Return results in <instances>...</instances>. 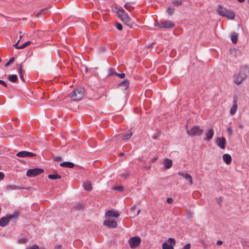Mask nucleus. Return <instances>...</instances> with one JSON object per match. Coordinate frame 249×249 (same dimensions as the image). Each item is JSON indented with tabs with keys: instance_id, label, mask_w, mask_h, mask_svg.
Returning <instances> with one entry per match:
<instances>
[{
	"instance_id": "obj_1",
	"label": "nucleus",
	"mask_w": 249,
	"mask_h": 249,
	"mask_svg": "<svg viewBox=\"0 0 249 249\" xmlns=\"http://www.w3.org/2000/svg\"><path fill=\"white\" fill-rule=\"evenodd\" d=\"M116 12L120 19L124 22L126 25L131 28H133L135 24L125 10L122 7L119 8L116 7Z\"/></svg>"
},
{
	"instance_id": "obj_2",
	"label": "nucleus",
	"mask_w": 249,
	"mask_h": 249,
	"mask_svg": "<svg viewBox=\"0 0 249 249\" xmlns=\"http://www.w3.org/2000/svg\"><path fill=\"white\" fill-rule=\"evenodd\" d=\"M249 75V69L245 66L241 68L240 71L238 73H235L233 76L234 82L239 85L248 77Z\"/></svg>"
},
{
	"instance_id": "obj_3",
	"label": "nucleus",
	"mask_w": 249,
	"mask_h": 249,
	"mask_svg": "<svg viewBox=\"0 0 249 249\" xmlns=\"http://www.w3.org/2000/svg\"><path fill=\"white\" fill-rule=\"evenodd\" d=\"M217 12L221 16L225 17L229 19L232 20L235 18V14L233 11L223 7L220 5L218 6Z\"/></svg>"
},
{
	"instance_id": "obj_4",
	"label": "nucleus",
	"mask_w": 249,
	"mask_h": 249,
	"mask_svg": "<svg viewBox=\"0 0 249 249\" xmlns=\"http://www.w3.org/2000/svg\"><path fill=\"white\" fill-rule=\"evenodd\" d=\"M186 129L187 134L191 137L200 136L203 133V129L200 128L198 126H194L189 129L187 125L186 126Z\"/></svg>"
},
{
	"instance_id": "obj_5",
	"label": "nucleus",
	"mask_w": 249,
	"mask_h": 249,
	"mask_svg": "<svg viewBox=\"0 0 249 249\" xmlns=\"http://www.w3.org/2000/svg\"><path fill=\"white\" fill-rule=\"evenodd\" d=\"M84 93V89L83 88L79 87L75 89L71 94H69L70 97L74 101H79L81 100Z\"/></svg>"
},
{
	"instance_id": "obj_6",
	"label": "nucleus",
	"mask_w": 249,
	"mask_h": 249,
	"mask_svg": "<svg viewBox=\"0 0 249 249\" xmlns=\"http://www.w3.org/2000/svg\"><path fill=\"white\" fill-rule=\"evenodd\" d=\"M141 242L140 237L135 236L131 237L128 240V243L131 248L134 249L138 247Z\"/></svg>"
},
{
	"instance_id": "obj_7",
	"label": "nucleus",
	"mask_w": 249,
	"mask_h": 249,
	"mask_svg": "<svg viewBox=\"0 0 249 249\" xmlns=\"http://www.w3.org/2000/svg\"><path fill=\"white\" fill-rule=\"evenodd\" d=\"M175 25V23L169 20L158 22L156 24L157 26L161 28H172Z\"/></svg>"
},
{
	"instance_id": "obj_8",
	"label": "nucleus",
	"mask_w": 249,
	"mask_h": 249,
	"mask_svg": "<svg viewBox=\"0 0 249 249\" xmlns=\"http://www.w3.org/2000/svg\"><path fill=\"white\" fill-rule=\"evenodd\" d=\"M43 170L41 168H34L29 169L27 171L26 175L29 177H34L40 175L43 172Z\"/></svg>"
},
{
	"instance_id": "obj_9",
	"label": "nucleus",
	"mask_w": 249,
	"mask_h": 249,
	"mask_svg": "<svg viewBox=\"0 0 249 249\" xmlns=\"http://www.w3.org/2000/svg\"><path fill=\"white\" fill-rule=\"evenodd\" d=\"M132 136V133L130 131L126 132V133H122L118 135L116 137L118 140H123L124 141L129 139Z\"/></svg>"
},
{
	"instance_id": "obj_10",
	"label": "nucleus",
	"mask_w": 249,
	"mask_h": 249,
	"mask_svg": "<svg viewBox=\"0 0 249 249\" xmlns=\"http://www.w3.org/2000/svg\"><path fill=\"white\" fill-rule=\"evenodd\" d=\"M216 144L221 149H224L225 148V144L226 142V139L224 137H218L216 140Z\"/></svg>"
},
{
	"instance_id": "obj_11",
	"label": "nucleus",
	"mask_w": 249,
	"mask_h": 249,
	"mask_svg": "<svg viewBox=\"0 0 249 249\" xmlns=\"http://www.w3.org/2000/svg\"><path fill=\"white\" fill-rule=\"evenodd\" d=\"M104 224L110 228H115L117 226V223L113 220H106L104 221Z\"/></svg>"
},
{
	"instance_id": "obj_12",
	"label": "nucleus",
	"mask_w": 249,
	"mask_h": 249,
	"mask_svg": "<svg viewBox=\"0 0 249 249\" xmlns=\"http://www.w3.org/2000/svg\"><path fill=\"white\" fill-rule=\"evenodd\" d=\"M178 174V175L183 177L187 181H189L190 185L193 184V179L191 175L182 171L179 172Z\"/></svg>"
},
{
	"instance_id": "obj_13",
	"label": "nucleus",
	"mask_w": 249,
	"mask_h": 249,
	"mask_svg": "<svg viewBox=\"0 0 249 249\" xmlns=\"http://www.w3.org/2000/svg\"><path fill=\"white\" fill-rule=\"evenodd\" d=\"M205 133L206 136L205 140L209 141L213 138L214 134V131L213 128H209L205 131Z\"/></svg>"
},
{
	"instance_id": "obj_14",
	"label": "nucleus",
	"mask_w": 249,
	"mask_h": 249,
	"mask_svg": "<svg viewBox=\"0 0 249 249\" xmlns=\"http://www.w3.org/2000/svg\"><path fill=\"white\" fill-rule=\"evenodd\" d=\"M120 215V213L118 211H108L106 213L105 216L106 217H118Z\"/></svg>"
},
{
	"instance_id": "obj_15",
	"label": "nucleus",
	"mask_w": 249,
	"mask_h": 249,
	"mask_svg": "<svg viewBox=\"0 0 249 249\" xmlns=\"http://www.w3.org/2000/svg\"><path fill=\"white\" fill-rule=\"evenodd\" d=\"M163 163L164 167L165 168L169 169L170 168H171L172 167V164H173V162L171 160H170L167 158H165L164 160Z\"/></svg>"
},
{
	"instance_id": "obj_16",
	"label": "nucleus",
	"mask_w": 249,
	"mask_h": 249,
	"mask_svg": "<svg viewBox=\"0 0 249 249\" xmlns=\"http://www.w3.org/2000/svg\"><path fill=\"white\" fill-rule=\"evenodd\" d=\"M222 158L224 161L227 164H230L231 162V155L228 154H224L223 155Z\"/></svg>"
},
{
	"instance_id": "obj_17",
	"label": "nucleus",
	"mask_w": 249,
	"mask_h": 249,
	"mask_svg": "<svg viewBox=\"0 0 249 249\" xmlns=\"http://www.w3.org/2000/svg\"><path fill=\"white\" fill-rule=\"evenodd\" d=\"M129 81L127 79L124 80V81L121 82L119 84L120 87H121L122 89L124 90L127 89L129 87Z\"/></svg>"
},
{
	"instance_id": "obj_18",
	"label": "nucleus",
	"mask_w": 249,
	"mask_h": 249,
	"mask_svg": "<svg viewBox=\"0 0 249 249\" xmlns=\"http://www.w3.org/2000/svg\"><path fill=\"white\" fill-rule=\"evenodd\" d=\"M230 54L235 57H238L241 55V52L238 49H233L230 50Z\"/></svg>"
},
{
	"instance_id": "obj_19",
	"label": "nucleus",
	"mask_w": 249,
	"mask_h": 249,
	"mask_svg": "<svg viewBox=\"0 0 249 249\" xmlns=\"http://www.w3.org/2000/svg\"><path fill=\"white\" fill-rule=\"evenodd\" d=\"M9 220L7 216L1 217L0 219V226L1 227H5L9 223Z\"/></svg>"
},
{
	"instance_id": "obj_20",
	"label": "nucleus",
	"mask_w": 249,
	"mask_h": 249,
	"mask_svg": "<svg viewBox=\"0 0 249 249\" xmlns=\"http://www.w3.org/2000/svg\"><path fill=\"white\" fill-rule=\"evenodd\" d=\"M60 165L61 167L71 168L74 166V164L71 162L65 161V162H61L60 164Z\"/></svg>"
},
{
	"instance_id": "obj_21",
	"label": "nucleus",
	"mask_w": 249,
	"mask_h": 249,
	"mask_svg": "<svg viewBox=\"0 0 249 249\" xmlns=\"http://www.w3.org/2000/svg\"><path fill=\"white\" fill-rule=\"evenodd\" d=\"M19 212L18 211H16L14 212V213L13 214H10L9 215H8L7 217V218H8L9 219V220L10 221V220H12L13 219H17L18 218V217L19 216Z\"/></svg>"
},
{
	"instance_id": "obj_22",
	"label": "nucleus",
	"mask_w": 249,
	"mask_h": 249,
	"mask_svg": "<svg viewBox=\"0 0 249 249\" xmlns=\"http://www.w3.org/2000/svg\"><path fill=\"white\" fill-rule=\"evenodd\" d=\"M7 191H11L14 190H20L21 188L19 186H17L16 185H8L6 186V188Z\"/></svg>"
},
{
	"instance_id": "obj_23",
	"label": "nucleus",
	"mask_w": 249,
	"mask_h": 249,
	"mask_svg": "<svg viewBox=\"0 0 249 249\" xmlns=\"http://www.w3.org/2000/svg\"><path fill=\"white\" fill-rule=\"evenodd\" d=\"M84 188L87 191H91L92 190L91 184L90 181H86L83 184Z\"/></svg>"
},
{
	"instance_id": "obj_24",
	"label": "nucleus",
	"mask_w": 249,
	"mask_h": 249,
	"mask_svg": "<svg viewBox=\"0 0 249 249\" xmlns=\"http://www.w3.org/2000/svg\"><path fill=\"white\" fill-rule=\"evenodd\" d=\"M238 39V34L236 33H232L231 35V40L233 43L235 44L237 43Z\"/></svg>"
},
{
	"instance_id": "obj_25",
	"label": "nucleus",
	"mask_w": 249,
	"mask_h": 249,
	"mask_svg": "<svg viewBox=\"0 0 249 249\" xmlns=\"http://www.w3.org/2000/svg\"><path fill=\"white\" fill-rule=\"evenodd\" d=\"M48 178L51 179L55 180L60 179L61 177L58 174H50L48 175Z\"/></svg>"
},
{
	"instance_id": "obj_26",
	"label": "nucleus",
	"mask_w": 249,
	"mask_h": 249,
	"mask_svg": "<svg viewBox=\"0 0 249 249\" xmlns=\"http://www.w3.org/2000/svg\"><path fill=\"white\" fill-rule=\"evenodd\" d=\"M124 7L129 12L131 11L134 8V6L131 3H126L124 5Z\"/></svg>"
},
{
	"instance_id": "obj_27",
	"label": "nucleus",
	"mask_w": 249,
	"mask_h": 249,
	"mask_svg": "<svg viewBox=\"0 0 249 249\" xmlns=\"http://www.w3.org/2000/svg\"><path fill=\"white\" fill-rule=\"evenodd\" d=\"M162 249H174V247L171 245H169L166 242H164L162 244Z\"/></svg>"
},
{
	"instance_id": "obj_28",
	"label": "nucleus",
	"mask_w": 249,
	"mask_h": 249,
	"mask_svg": "<svg viewBox=\"0 0 249 249\" xmlns=\"http://www.w3.org/2000/svg\"><path fill=\"white\" fill-rule=\"evenodd\" d=\"M48 11V9L46 8H43L41 10H40L36 15V16L37 18H39V16L45 14Z\"/></svg>"
},
{
	"instance_id": "obj_29",
	"label": "nucleus",
	"mask_w": 249,
	"mask_h": 249,
	"mask_svg": "<svg viewBox=\"0 0 249 249\" xmlns=\"http://www.w3.org/2000/svg\"><path fill=\"white\" fill-rule=\"evenodd\" d=\"M237 110V105L236 102H235L234 104L231 107L230 110V113L232 115H234Z\"/></svg>"
},
{
	"instance_id": "obj_30",
	"label": "nucleus",
	"mask_w": 249,
	"mask_h": 249,
	"mask_svg": "<svg viewBox=\"0 0 249 249\" xmlns=\"http://www.w3.org/2000/svg\"><path fill=\"white\" fill-rule=\"evenodd\" d=\"M18 73L19 75L20 79L23 81V73L24 71L22 70L21 67L19 66L18 68Z\"/></svg>"
},
{
	"instance_id": "obj_31",
	"label": "nucleus",
	"mask_w": 249,
	"mask_h": 249,
	"mask_svg": "<svg viewBox=\"0 0 249 249\" xmlns=\"http://www.w3.org/2000/svg\"><path fill=\"white\" fill-rule=\"evenodd\" d=\"M8 79L11 82H15L18 79V77L15 74L10 75H9Z\"/></svg>"
},
{
	"instance_id": "obj_32",
	"label": "nucleus",
	"mask_w": 249,
	"mask_h": 249,
	"mask_svg": "<svg viewBox=\"0 0 249 249\" xmlns=\"http://www.w3.org/2000/svg\"><path fill=\"white\" fill-rule=\"evenodd\" d=\"M31 44V41H27V42H25L24 43H23V44H22L21 45L18 47V49H23V48L26 47L27 46L30 45Z\"/></svg>"
},
{
	"instance_id": "obj_33",
	"label": "nucleus",
	"mask_w": 249,
	"mask_h": 249,
	"mask_svg": "<svg viewBox=\"0 0 249 249\" xmlns=\"http://www.w3.org/2000/svg\"><path fill=\"white\" fill-rule=\"evenodd\" d=\"M26 151H22L18 152L17 154V156H18V157H26Z\"/></svg>"
},
{
	"instance_id": "obj_34",
	"label": "nucleus",
	"mask_w": 249,
	"mask_h": 249,
	"mask_svg": "<svg viewBox=\"0 0 249 249\" xmlns=\"http://www.w3.org/2000/svg\"><path fill=\"white\" fill-rule=\"evenodd\" d=\"M74 208L77 211H80L83 209V205L82 204H77L74 206Z\"/></svg>"
},
{
	"instance_id": "obj_35",
	"label": "nucleus",
	"mask_w": 249,
	"mask_h": 249,
	"mask_svg": "<svg viewBox=\"0 0 249 249\" xmlns=\"http://www.w3.org/2000/svg\"><path fill=\"white\" fill-rule=\"evenodd\" d=\"M113 190L122 192L124 190V187L122 186H115L112 188Z\"/></svg>"
},
{
	"instance_id": "obj_36",
	"label": "nucleus",
	"mask_w": 249,
	"mask_h": 249,
	"mask_svg": "<svg viewBox=\"0 0 249 249\" xmlns=\"http://www.w3.org/2000/svg\"><path fill=\"white\" fill-rule=\"evenodd\" d=\"M182 0H174L173 1V3L174 4V5H176V6L181 5L182 4Z\"/></svg>"
},
{
	"instance_id": "obj_37",
	"label": "nucleus",
	"mask_w": 249,
	"mask_h": 249,
	"mask_svg": "<svg viewBox=\"0 0 249 249\" xmlns=\"http://www.w3.org/2000/svg\"><path fill=\"white\" fill-rule=\"evenodd\" d=\"M14 60V58L12 57L5 64V67H7L9 66L11 63L13 62Z\"/></svg>"
},
{
	"instance_id": "obj_38",
	"label": "nucleus",
	"mask_w": 249,
	"mask_h": 249,
	"mask_svg": "<svg viewBox=\"0 0 249 249\" xmlns=\"http://www.w3.org/2000/svg\"><path fill=\"white\" fill-rule=\"evenodd\" d=\"M35 156H36V154L35 153L26 151V157H34Z\"/></svg>"
},
{
	"instance_id": "obj_39",
	"label": "nucleus",
	"mask_w": 249,
	"mask_h": 249,
	"mask_svg": "<svg viewBox=\"0 0 249 249\" xmlns=\"http://www.w3.org/2000/svg\"><path fill=\"white\" fill-rule=\"evenodd\" d=\"M115 75L118 76L120 78L123 79L125 77V74L124 73H114Z\"/></svg>"
},
{
	"instance_id": "obj_40",
	"label": "nucleus",
	"mask_w": 249,
	"mask_h": 249,
	"mask_svg": "<svg viewBox=\"0 0 249 249\" xmlns=\"http://www.w3.org/2000/svg\"><path fill=\"white\" fill-rule=\"evenodd\" d=\"M168 242L172 245H175L176 244V240L173 238H169L168 239Z\"/></svg>"
},
{
	"instance_id": "obj_41",
	"label": "nucleus",
	"mask_w": 249,
	"mask_h": 249,
	"mask_svg": "<svg viewBox=\"0 0 249 249\" xmlns=\"http://www.w3.org/2000/svg\"><path fill=\"white\" fill-rule=\"evenodd\" d=\"M116 27L120 31L123 29L122 25L119 22L116 23Z\"/></svg>"
},
{
	"instance_id": "obj_42",
	"label": "nucleus",
	"mask_w": 249,
	"mask_h": 249,
	"mask_svg": "<svg viewBox=\"0 0 249 249\" xmlns=\"http://www.w3.org/2000/svg\"><path fill=\"white\" fill-rule=\"evenodd\" d=\"M26 241V239L24 238H21L18 240V242L20 244H23L25 243Z\"/></svg>"
},
{
	"instance_id": "obj_43",
	"label": "nucleus",
	"mask_w": 249,
	"mask_h": 249,
	"mask_svg": "<svg viewBox=\"0 0 249 249\" xmlns=\"http://www.w3.org/2000/svg\"><path fill=\"white\" fill-rule=\"evenodd\" d=\"M174 9L172 8H168L167 9V12L169 15H171L174 12Z\"/></svg>"
},
{
	"instance_id": "obj_44",
	"label": "nucleus",
	"mask_w": 249,
	"mask_h": 249,
	"mask_svg": "<svg viewBox=\"0 0 249 249\" xmlns=\"http://www.w3.org/2000/svg\"><path fill=\"white\" fill-rule=\"evenodd\" d=\"M191 248V244L188 243L186 244L182 248V249H190Z\"/></svg>"
},
{
	"instance_id": "obj_45",
	"label": "nucleus",
	"mask_w": 249,
	"mask_h": 249,
	"mask_svg": "<svg viewBox=\"0 0 249 249\" xmlns=\"http://www.w3.org/2000/svg\"><path fill=\"white\" fill-rule=\"evenodd\" d=\"M26 249H39V248L37 245H35L32 247L27 248Z\"/></svg>"
},
{
	"instance_id": "obj_46",
	"label": "nucleus",
	"mask_w": 249,
	"mask_h": 249,
	"mask_svg": "<svg viewBox=\"0 0 249 249\" xmlns=\"http://www.w3.org/2000/svg\"><path fill=\"white\" fill-rule=\"evenodd\" d=\"M0 84L3 85L5 87H8L7 84L3 80H0Z\"/></svg>"
},
{
	"instance_id": "obj_47",
	"label": "nucleus",
	"mask_w": 249,
	"mask_h": 249,
	"mask_svg": "<svg viewBox=\"0 0 249 249\" xmlns=\"http://www.w3.org/2000/svg\"><path fill=\"white\" fill-rule=\"evenodd\" d=\"M114 73H116V72H113L112 70H110L109 71V72H108V73L107 74V76H113V75H115Z\"/></svg>"
},
{
	"instance_id": "obj_48",
	"label": "nucleus",
	"mask_w": 249,
	"mask_h": 249,
	"mask_svg": "<svg viewBox=\"0 0 249 249\" xmlns=\"http://www.w3.org/2000/svg\"><path fill=\"white\" fill-rule=\"evenodd\" d=\"M4 178V174L3 172H0V181L2 180Z\"/></svg>"
},
{
	"instance_id": "obj_49",
	"label": "nucleus",
	"mask_w": 249,
	"mask_h": 249,
	"mask_svg": "<svg viewBox=\"0 0 249 249\" xmlns=\"http://www.w3.org/2000/svg\"><path fill=\"white\" fill-rule=\"evenodd\" d=\"M173 200L172 198L169 197L167 198L166 201L168 203H171L173 202Z\"/></svg>"
},
{
	"instance_id": "obj_50",
	"label": "nucleus",
	"mask_w": 249,
	"mask_h": 249,
	"mask_svg": "<svg viewBox=\"0 0 249 249\" xmlns=\"http://www.w3.org/2000/svg\"><path fill=\"white\" fill-rule=\"evenodd\" d=\"M227 131L230 135H231L232 133V130L231 127L228 128Z\"/></svg>"
},
{
	"instance_id": "obj_51",
	"label": "nucleus",
	"mask_w": 249,
	"mask_h": 249,
	"mask_svg": "<svg viewBox=\"0 0 249 249\" xmlns=\"http://www.w3.org/2000/svg\"><path fill=\"white\" fill-rule=\"evenodd\" d=\"M54 160H55V161H60L61 160V157H60V156H58V157H56L54 158Z\"/></svg>"
},
{
	"instance_id": "obj_52",
	"label": "nucleus",
	"mask_w": 249,
	"mask_h": 249,
	"mask_svg": "<svg viewBox=\"0 0 249 249\" xmlns=\"http://www.w3.org/2000/svg\"><path fill=\"white\" fill-rule=\"evenodd\" d=\"M158 159V157L157 156H154L153 158L151 159L152 162H155Z\"/></svg>"
},
{
	"instance_id": "obj_53",
	"label": "nucleus",
	"mask_w": 249,
	"mask_h": 249,
	"mask_svg": "<svg viewBox=\"0 0 249 249\" xmlns=\"http://www.w3.org/2000/svg\"><path fill=\"white\" fill-rule=\"evenodd\" d=\"M19 40H20V39H19V40L17 42V43H16L14 45H13V46H14V47H15L16 48H17V49H18V42H19Z\"/></svg>"
},
{
	"instance_id": "obj_54",
	"label": "nucleus",
	"mask_w": 249,
	"mask_h": 249,
	"mask_svg": "<svg viewBox=\"0 0 249 249\" xmlns=\"http://www.w3.org/2000/svg\"><path fill=\"white\" fill-rule=\"evenodd\" d=\"M223 243L222 241H220V240H218L217 241V243H216V244L217 245H222Z\"/></svg>"
},
{
	"instance_id": "obj_55",
	"label": "nucleus",
	"mask_w": 249,
	"mask_h": 249,
	"mask_svg": "<svg viewBox=\"0 0 249 249\" xmlns=\"http://www.w3.org/2000/svg\"><path fill=\"white\" fill-rule=\"evenodd\" d=\"M136 205H134V206H133V207H132L131 208L130 211H134L136 209Z\"/></svg>"
},
{
	"instance_id": "obj_56",
	"label": "nucleus",
	"mask_w": 249,
	"mask_h": 249,
	"mask_svg": "<svg viewBox=\"0 0 249 249\" xmlns=\"http://www.w3.org/2000/svg\"><path fill=\"white\" fill-rule=\"evenodd\" d=\"M61 246L58 245V246H56L55 247L54 249H61Z\"/></svg>"
},
{
	"instance_id": "obj_57",
	"label": "nucleus",
	"mask_w": 249,
	"mask_h": 249,
	"mask_svg": "<svg viewBox=\"0 0 249 249\" xmlns=\"http://www.w3.org/2000/svg\"><path fill=\"white\" fill-rule=\"evenodd\" d=\"M140 212H141V210H140V209H139V210H138L137 213L136 214H135V215H134V216H136V215H138L140 213Z\"/></svg>"
},
{
	"instance_id": "obj_58",
	"label": "nucleus",
	"mask_w": 249,
	"mask_h": 249,
	"mask_svg": "<svg viewBox=\"0 0 249 249\" xmlns=\"http://www.w3.org/2000/svg\"><path fill=\"white\" fill-rule=\"evenodd\" d=\"M239 127L240 129H243V128H244V126H243V125H242V124H240L239 125Z\"/></svg>"
},
{
	"instance_id": "obj_59",
	"label": "nucleus",
	"mask_w": 249,
	"mask_h": 249,
	"mask_svg": "<svg viewBox=\"0 0 249 249\" xmlns=\"http://www.w3.org/2000/svg\"><path fill=\"white\" fill-rule=\"evenodd\" d=\"M239 2H243L245 0H237Z\"/></svg>"
},
{
	"instance_id": "obj_60",
	"label": "nucleus",
	"mask_w": 249,
	"mask_h": 249,
	"mask_svg": "<svg viewBox=\"0 0 249 249\" xmlns=\"http://www.w3.org/2000/svg\"><path fill=\"white\" fill-rule=\"evenodd\" d=\"M124 155V153H120V156H123Z\"/></svg>"
},
{
	"instance_id": "obj_61",
	"label": "nucleus",
	"mask_w": 249,
	"mask_h": 249,
	"mask_svg": "<svg viewBox=\"0 0 249 249\" xmlns=\"http://www.w3.org/2000/svg\"><path fill=\"white\" fill-rule=\"evenodd\" d=\"M154 139H156V136H155V137H154Z\"/></svg>"
},
{
	"instance_id": "obj_62",
	"label": "nucleus",
	"mask_w": 249,
	"mask_h": 249,
	"mask_svg": "<svg viewBox=\"0 0 249 249\" xmlns=\"http://www.w3.org/2000/svg\"><path fill=\"white\" fill-rule=\"evenodd\" d=\"M154 139H156V136H155V137H154Z\"/></svg>"
},
{
	"instance_id": "obj_63",
	"label": "nucleus",
	"mask_w": 249,
	"mask_h": 249,
	"mask_svg": "<svg viewBox=\"0 0 249 249\" xmlns=\"http://www.w3.org/2000/svg\"><path fill=\"white\" fill-rule=\"evenodd\" d=\"M129 173H127V175H126V176H128V175H129Z\"/></svg>"
},
{
	"instance_id": "obj_64",
	"label": "nucleus",
	"mask_w": 249,
	"mask_h": 249,
	"mask_svg": "<svg viewBox=\"0 0 249 249\" xmlns=\"http://www.w3.org/2000/svg\"><path fill=\"white\" fill-rule=\"evenodd\" d=\"M248 3H249V0H248Z\"/></svg>"
}]
</instances>
